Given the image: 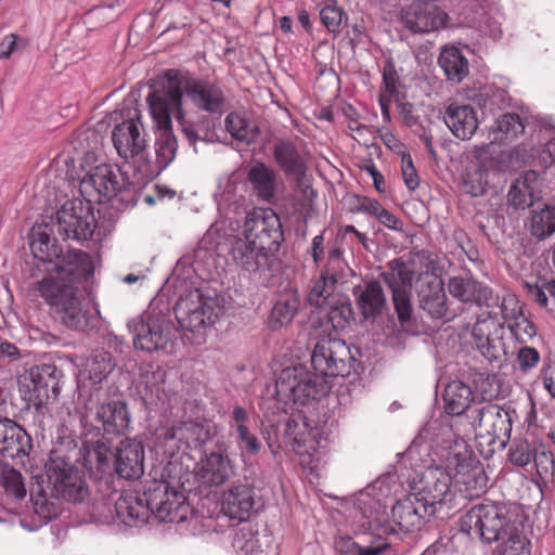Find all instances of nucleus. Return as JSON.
<instances>
[{
  "label": "nucleus",
  "mask_w": 555,
  "mask_h": 555,
  "mask_svg": "<svg viewBox=\"0 0 555 555\" xmlns=\"http://www.w3.org/2000/svg\"><path fill=\"white\" fill-rule=\"evenodd\" d=\"M30 250L38 260L52 264L47 270L48 274L36 284L40 297L67 327L78 330L86 326L85 299L74 284L92 273L88 254L81 250L63 253L54 238L40 230L31 234Z\"/></svg>",
  "instance_id": "1"
},
{
  "label": "nucleus",
  "mask_w": 555,
  "mask_h": 555,
  "mask_svg": "<svg viewBox=\"0 0 555 555\" xmlns=\"http://www.w3.org/2000/svg\"><path fill=\"white\" fill-rule=\"evenodd\" d=\"M151 116L157 130L156 157L160 167L166 168L176 157L178 141L172 133L175 116L179 121L184 118L182 93L177 88H167L163 94L147 96Z\"/></svg>",
  "instance_id": "2"
},
{
  "label": "nucleus",
  "mask_w": 555,
  "mask_h": 555,
  "mask_svg": "<svg viewBox=\"0 0 555 555\" xmlns=\"http://www.w3.org/2000/svg\"><path fill=\"white\" fill-rule=\"evenodd\" d=\"M444 465L452 473L454 490L465 499L486 492L488 477L483 467L464 440H455L443 455Z\"/></svg>",
  "instance_id": "3"
},
{
  "label": "nucleus",
  "mask_w": 555,
  "mask_h": 555,
  "mask_svg": "<svg viewBox=\"0 0 555 555\" xmlns=\"http://www.w3.org/2000/svg\"><path fill=\"white\" fill-rule=\"evenodd\" d=\"M512 526L503 508L494 504L475 505L459 520L461 532L487 544L503 539Z\"/></svg>",
  "instance_id": "4"
},
{
  "label": "nucleus",
  "mask_w": 555,
  "mask_h": 555,
  "mask_svg": "<svg viewBox=\"0 0 555 555\" xmlns=\"http://www.w3.org/2000/svg\"><path fill=\"white\" fill-rule=\"evenodd\" d=\"M144 495L149 498V504L159 520L168 522H182L191 513V506L180 485H172L164 478L152 479L146 482Z\"/></svg>",
  "instance_id": "5"
},
{
  "label": "nucleus",
  "mask_w": 555,
  "mask_h": 555,
  "mask_svg": "<svg viewBox=\"0 0 555 555\" xmlns=\"http://www.w3.org/2000/svg\"><path fill=\"white\" fill-rule=\"evenodd\" d=\"M222 310L217 298L206 297L197 289L181 297L175 307L181 328L198 336L218 320Z\"/></svg>",
  "instance_id": "6"
},
{
  "label": "nucleus",
  "mask_w": 555,
  "mask_h": 555,
  "mask_svg": "<svg viewBox=\"0 0 555 555\" xmlns=\"http://www.w3.org/2000/svg\"><path fill=\"white\" fill-rule=\"evenodd\" d=\"M285 435L292 449L299 457V464L310 473L318 470L320 465V430L312 425L304 411L293 414L286 423Z\"/></svg>",
  "instance_id": "7"
},
{
  "label": "nucleus",
  "mask_w": 555,
  "mask_h": 555,
  "mask_svg": "<svg viewBox=\"0 0 555 555\" xmlns=\"http://www.w3.org/2000/svg\"><path fill=\"white\" fill-rule=\"evenodd\" d=\"M56 227L65 240H89L96 228L91 204L80 199L66 202L56 214Z\"/></svg>",
  "instance_id": "8"
},
{
  "label": "nucleus",
  "mask_w": 555,
  "mask_h": 555,
  "mask_svg": "<svg viewBox=\"0 0 555 555\" xmlns=\"http://www.w3.org/2000/svg\"><path fill=\"white\" fill-rule=\"evenodd\" d=\"M477 439L485 440L489 447H504L511 438L512 420L507 411L494 403H486L473 418Z\"/></svg>",
  "instance_id": "9"
},
{
  "label": "nucleus",
  "mask_w": 555,
  "mask_h": 555,
  "mask_svg": "<svg viewBox=\"0 0 555 555\" xmlns=\"http://www.w3.org/2000/svg\"><path fill=\"white\" fill-rule=\"evenodd\" d=\"M238 238L274 250L283 238L280 218L272 209L255 208L246 215Z\"/></svg>",
  "instance_id": "10"
},
{
  "label": "nucleus",
  "mask_w": 555,
  "mask_h": 555,
  "mask_svg": "<svg viewBox=\"0 0 555 555\" xmlns=\"http://www.w3.org/2000/svg\"><path fill=\"white\" fill-rule=\"evenodd\" d=\"M262 507L260 496L249 483H233L223 491L221 496V511L231 519L248 520Z\"/></svg>",
  "instance_id": "11"
},
{
  "label": "nucleus",
  "mask_w": 555,
  "mask_h": 555,
  "mask_svg": "<svg viewBox=\"0 0 555 555\" xmlns=\"http://www.w3.org/2000/svg\"><path fill=\"white\" fill-rule=\"evenodd\" d=\"M348 358H350V351L343 340L324 338L315 345L311 363L322 376H343L347 370Z\"/></svg>",
  "instance_id": "12"
},
{
  "label": "nucleus",
  "mask_w": 555,
  "mask_h": 555,
  "mask_svg": "<svg viewBox=\"0 0 555 555\" xmlns=\"http://www.w3.org/2000/svg\"><path fill=\"white\" fill-rule=\"evenodd\" d=\"M330 390L331 384H266L263 396L273 398L276 404L308 406Z\"/></svg>",
  "instance_id": "13"
},
{
  "label": "nucleus",
  "mask_w": 555,
  "mask_h": 555,
  "mask_svg": "<svg viewBox=\"0 0 555 555\" xmlns=\"http://www.w3.org/2000/svg\"><path fill=\"white\" fill-rule=\"evenodd\" d=\"M502 324L494 315L480 318L474 325L473 339L476 348L490 362L505 356V347L502 341Z\"/></svg>",
  "instance_id": "14"
},
{
  "label": "nucleus",
  "mask_w": 555,
  "mask_h": 555,
  "mask_svg": "<svg viewBox=\"0 0 555 555\" xmlns=\"http://www.w3.org/2000/svg\"><path fill=\"white\" fill-rule=\"evenodd\" d=\"M422 488L415 492L435 513L436 505L444 503L452 496L454 488L452 473L444 467H428L423 474Z\"/></svg>",
  "instance_id": "15"
},
{
  "label": "nucleus",
  "mask_w": 555,
  "mask_h": 555,
  "mask_svg": "<svg viewBox=\"0 0 555 555\" xmlns=\"http://www.w3.org/2000/svg\"><path fill=\"white\" fill-rule=\"evenodd\" d=\"M401 20L414 33H429L443 28L448 14L437 5L416 2L402 10Z\"/></svg>",
  "instance_id": "16"
},
{
  "label": "nucleus",
  "mask_w": 555,
  "mask_h": 555,
  "mask_svg": "<svg viewBox=\"0 0 555 555\" xmlns=\"http://www.w3.org/2000/svg\"><path fill=\"white\" fill-rule=\"evenodd\" d=\"M49 480L55 494L67 501H82L88 494L81 473L69 464H53L49 468Z\"/></svg>",
  "instance_id": "17"
},
{
  "label": "nucleus",
  "mask_w": 555,
  "mask_h": 555,
  "mask_svg": "<svg viewBox=\"0 0 555 555\" xmlns=\"http://www.w3.org/2000/svg\"><path fill=\"white\" fill-rule=\"evenodd\" d=\"M118 189L117 175L113 167L101 164L90 170L80 182V192L87 202H101L116 194Z\"/></svg>",
  "instance_id": "18"
},
{
  "label": "nucleus",
  "mask_w": 555,
  "mask_h": 555,
  "mask_svg": "<svg viewBox=\"0 0 555 555\" xmlns=\"http://www.w3.org/2000/svg\"><path fill=\"white\" fill-rule=\"evenodd\" d=\"M170 88H176L171 86ZM192 104L204 112L220 114L225 109V96L220 87L202 80H188L183 90L177 87Z\"/></svg>",
  "instance_id": "19"
},
{
  "label": "nucleus",
  "mask_w": 555,
  "mask_h": 555,
  "mask_svg": "<svg viewBox=\"0 0 555 555\" xmlns=\"http://www.w3.org/2000/svg\"><path fill=\"white\" fill-rule=\"evenodd\" d=\"M113 143L117 153L125 159L142 157L145 150V139L139 128L137 113L118 124L113 130Z\"/></svg>",
  "instance_id": "20"
},
{
  "label": "nucleus",
  "mask_w": 555,
  "mask_h": 555,
  "mask_svg": "<svg viewBox=\"0 0 555 555\" xmlns=\"http://www.w3.org/2000/svg\"><path fill=\"white\" fill-rule=\"evenodd\" d=\"M434 512L416 493H410L399 500L391 509L392 522L399 531L413 532L420 529L425 516Z\"/></svg>",
  "instance_id": "21"
},
{
  "label": "nucleus",
  "mask_w": 555,
  "mask_h": 555,
  "mask_svg": "<svg viewBox=\"0 0 555 555\" xmlns=\"http://www.w3.org/2000/svg\"><path fill=\"white\" fill-rule=\"evenodd\" d=\"M417 285L420 306L433 318H442L447 313V296L442 280L429 272H424L418 276Z\"/></svg>",
  "instance_id": "22"
},
{
  "label": "nucleus",
  "mask_w": 555,
  "mask_h": 555,
  "mask_svg": "<svg viewBox=\"0 0 555 555\" xmlns=\"http://www.w3.org/2000/svg\"><path fill=\"white\" fill-rule=\"evenodd\" d=\"M210 437L202 424L195 422H184L169 428L163 436V442L173 453V450L196 449L204 444Z\"/></svg>",
  "instance_id": "23"
},
{
  "label": "nucleus",
  "mask_w": 555,
  "mask_h": 555,
  "mask_svg": "<svg viewBox=\"0 0 555 555\" xmlns=\"http://www.w3.org/2000/svg\"><path fill=\"white\" fill-rule=\"evenodd\" d=\"M144 448L140 441L126 439L115 454L116 473L125 479H138L144 473Z\"/></svg>",
  "instance_id": "24"
},
{
  "label": "nucleus",
  "mask_w": 555,
  "mask_h": 555,
  "mask_svg": "<svg viewBox=\"0 0 555 555\" xmlns=\"http://www.w3.org/2000/svg\"><path fill=\"white\" fill-rule=\"evenodd\" d=\"M447 127L452 134L461 140H468L478 129L477 111L470 104L451 103L443 116Z\"/></svg>",
  "instance_id": "25"
},
{
  "label": "nucleus",
  "mask_w": 555,
  "mask_h": 555,
  "mask_svg": "<svg viewBox=\"0 0 555 555\" xmlns=\"http://www.w3.org/2000/svg\"><path fill=\"white\" fill-rule=\"evenodd\" d=\"M272 249L251 241L236 238L232 245V259L241 269L255 273L268 266L269 251Z\"/></svg>",
  "instance_id": "26"
},
{
  "label": "nucleus",
  "mask_w": 555,
  "mask_h": 555,
  "mask_svg": "<svg viewBox=\"0 0 555 555\" xmlns=\"http://www.w3.org/2000/svg\"><path fill=\"white\" fill-rule=\"evenodd\" d=\"M31 448L30 438L14 421L0 418V454L15 459Z\"/></svg>",
  "instance_id": "27"
},
{
  "label": "nucleus",
  "mask_w": 555,
  "mask_h": 555,
  "mask_svg": "<svg viewBox=\"0 0 555 555\" xmlns=\"http://www.w3.org/2000/svg\"><path fill=\"white\" fill-rule=\"evenodd\" d=\"M115 509L120 520L128 526L145 524L152 514L147 495H139L135 492L121 495L115 504Z\"/></svg>",
  "instance_id": "28"
},
{
  "label": "nucleus",
  "mask_w": 555,
  "mask_h": 555,
  "mask_svg": "<svg viewBox=\"0 0 555 555\" xmlns=\"http://www.w3.org/2000/svg\"><path fill=\"white\" fill-rule=\"evenodd\" d=\"M247 181L260 201L267 203L273 201L279 186V175L273 168L257 162L249 167Z\"/></svg>",
  "instance_id": "29"
},
{
  "label": "nucleus",
  "mask_w": 555,
  "mask_h": 555,
  "mask_svg": "<svg viewBox=\"0 0 555 555\" xmlns=\"http://www.w3.org/2000/svg\"><path fill=\"white\" fill-rule=\"evenodd\" d=\"M128 372L115 370L112 357L108 352H100L86 360L79 370V382H103L107 378L128 379Z\"/></svg>",
  "instance_id": "30"
},
{
  "label": "nucleus",
  "mask_w": 555,
  "mask_h": 555,
  "mask_svg": "<svg viewBox=\"0 0 555 555\" xmlns=\"http://www.w3.org/2000/svg\"><path fill=\"white\" fill-rule=\"evenodd\" d=\"M166 327L167 324L162 319L149 317L142 320L135 327V336L133 338L135 348L153 351L163 347L167 341Z\"/></svg>",
  "instance_id": "31"
},
{
  "label": "nucleus",
  "mask_w": 555,
  "mask_h": 555,
  "mask_svg": "<svg viewBox=\"0 0 555 555\" xmlns=\"http://www.w3.org/2000/svg\"><path fill=\"white\" fill-rule=\"evenodd\" d=\"M103 430L108 435H124L130 427V414L125 402L116 401L102 404L96 412Z\"/></svg>",
  "instance_id": "32"
},
{
  "label": "nucleus",
  "mask_w": 555,
  "mask_h": 555,
  "mask_svg": "<svg viewBox=\"0 0 555 555\" xmlns=\"http://www.w3.org/2000/svg\"><path fill=\"white\" fill-rule=\"evenodd\" d=\"M201 477L208 483L219 486L233 474L232 461L227 451H212L202 459Z\"/></svg>",
  "instance_id": "33"
},
{
  "label": "nucleus",
  "mask_w": 555,
  "mask_h": 555,
  "mask_svg": "<svg viewBox=\"0 0 555 555\" xmlns=\"http://www.w3.org/2000/svg\"><path fill=\"white\" fill-rule=\"evenodd\" d=\"M539 186V173L533 170L525 172L511 185L507 194L508 204L516 209H525L531 206Z\"/></svg>",
  "instance_id": "34"
},
{
  "label": "nucleus",
  "mask_w": 555,
  "mask_h": 555,
  "mask_svg": "<svg viewBox=\"0 0 555 555\" xmlns=\"http://www.w3.org/2000/svg\"><path fill=\"white\" fill-rule=\"evenodd\" d=\"M451 296L463 302L489 306L491 289L472 279L451 278L448 283Z\"/></svg>",
  "instance_id": "35"
},
{
  "label": "nucleus",
  "mask_w": 555,
  "mask_h": 555,
  "mask_svg": "<svg viewBox=\"0 0 555 555\" xmlns=\"http://www.w3.org/2000/svg\"><path fill=\"white\" fill-rule=\"evenodd\" d=\"M339 295L336 273L331 272L330 269H324L320 276L313 282L308 295V300L310 305L323 310Z\"/></svg>",
  "instance_id": "36"
},
{
  "label": "nucleus",
  "mask_w": 555,
  "mask_h": 555,
  "mask_svg": "<svg viewBox=\"0 0 555 555\" xmlns=\"http://www.w3.org/2000/svg\"><path fill=\"white\" fill-rule=\"evenodd\" d=\"M444 410L451 415H461L470 402L477 399L469 384H443Z\"/></svg>",
  "instance_id": "37"
},
{
  "label": "nucleus",
  "mask_w": 555,
  "mask_h": 555,
  "mask_svg": "<svg viewBox=\"0 0 555 555\" xmlns=\"http://www.w3.org/2000/svg\"><path fill=\"white\" fill-rule=\"evenodd\" d=\"M525 130V126L517 114H504L489 129L490 144H505L516 139Z\"/></svg>",
  "instance_id": "38"
},
{
  "label": "nucleus",
  "mask_w": 555,
  "mask_h": 555,
  "mask_svg": "<svg viewBox=\"0 0 555 555\" xmlns=\"http://www.w3.org/2000/svg\"><path fill=\"white\" fill-rule=\"evenodd\" d=\"M438 62L447 79L452 82H461L469 73L467 59L455 47L443 48Z\"/></svg>",
  "instance_id": "39"
},
{
  "label": "nucleus",
  "mask_w": 555,
  "mask_h": 555,
  "mask_svg": "<svg viewBox=\"0 0 555 555\" xmlns=\"http://www.w3.org/2000/svg\"><path fill=\"white\" fill-rule=\"evenodd\" d=\"M385 296L380 284L376 281L366 283L360 291L357 305L365 319L378 315L385 306Z\"/></svg>",
  "instance_id": "40"
},
{
  "label": "nucleus",
  "mask_w": 555,
  "mask_h": 555,
  "mask_svg": "<svg viewBox=\"0 0 555 555\" xmlns=\"http://www.w3.org/2000/svg\"><path fill=\"white\" fill-rule=\"evenodd\" d=\"M527 227L537 240L543 241L551 237L555 233V207L546 205L540 209H533Z\"/></svg>",
  "instance_id": "41"
},
{
  "label": "nucleus",
  "mask_w": 555,
  "mask_h": 555,
  "mask_svg": "<svg viewBox=\"0 0 555 555\" xmlns=\"http://www.w3.org/2000/svg\"><path fill=\"white\" fill-rule=\"evenodd\" d=\"M414 263L404 262L402 259H395L389 263V271L384 273V281L390 288L409 289L414 279L420 276ZM420 284V282L417 281Z\"/></svg>",
  "instance_id": "42"
},
{
  "label": "nucleus",
  "mask_w": 555,
  "mask_h": 555,
  "mask_svg": "<svg viewBox=\"0 0 555 555\" xmlns=\"http://www.w3.org/2000/svg\"><path fill=\"white\" fill-rule=\"evenodd\" d=\"M273 157L280 168L286 173L301 175L305 170V160L289 141L275 144Z\"/></svg>",
  "instance_id": "43"
},
{
  "label": "nucleus",
  "mask_w": 555,
  "mask_h": 555,
  "mask_svg": "<svg viewBox=\"0 0 555 555\" xmlns=\"http://www.w3.org/2000/svg\"><path fill=\"white\" fill-rule=\"evenodd\" d=\"M336 548L344 555H380L388 548L389 543L382 537H376L369 545H360L350 537H340L335 542Z\"/></svg>",
  "instance_id": "44"
},
{
  "label": "nucleus",
  "mask_w": 555,
  "mask_h": 555,
  "mask_svg": "<svg viewBox=\"0 0 555 555\" xmlns=\"http://www.w3.org/2000/svg\"><path fill=\"white\" fill-rule=\"evenodd\" d=\"M229 133L241 142H254L258 135L256 125L244 113H231L225 118Z\"/></svg>",
  "instance_id": "45"
},
{
  "label": "nucleus",
  "mask_w": 555,
  "mask_h": 555,
  "mask_svg": "<svg viewBox=\"0 0 555 555\" xmlns=\"http://www.w3.org/2000/svg\"><path fill=\"white\" fill-rule=\"evenodd\" d=\"M501 555H530L531 542L513 525L501 539Z\"/></svg>",
  "instance_id": "46"
},
{
  "label": "nucleus",
  "mask_w": 555,
  "mask_h": 555,
  "mask_svg": "<svg viewBox=\"0 0 555 555\" xmlns=\"http://www.w3.org/2000/svg\"><path fill=\"white\" fill-rule=\"evenodd\" d=\"M298 309V301L294 296L281 297L272 308L269 324L276 330L288 324Z\"/></svg>",
  "instance_id": "47"
},
{
  "label": "nucleus",
  "mask_w": 555,
  "mask_h": 555,
  "mask_svg": "<svg viewBox=\"0 0 555 555\" xmlns=\"http://www.w3.org/2000/svg\"><path fill=\"white\" fill-rule=\"evenodd\" d=\"M0 486L7 495L16 500H22L26 496V488L21 472L9 465L0 467Z\"/></svg>",
  "instance_id": "48"
},
{
  "label": "nucleus",
  "mask_w": 555,
  "mask_h": 555,
  "mask_svg": "<svg viewBox=\"0 0 555 555\" xmlns=\"http://www.w3.org/2000/svg\"><path fill=\"white\" fill-rule=\"evenodd\" d=\"M323 311H325L328 320L335 328H344L353 315L351 304L343 294L326 306Z\"/></svg>",
  "instance_id": "49"
},
{
  "label": "nucleus",
  "mask_w": 555,
  "mask_h": 555,
  "mask_svg": "<svg viewBox=\"0 0 555 555\" xmlns=\"http://www.w3.org/2000/svg\"><path fill=\"white\" fill-rule=\"evenodd\" d=\"M236 431V441L242 452L257 454L261 449V442L257 436L249 431L247 426H241Z\"/></svg>",
  "instance_id": "50"
},
{
  "label": "nucleus",
  "mask_w": 555,
  "mask_h": 555,
  "mask_svg": "<svg viewBox=\"0 0 555 555\" xmlns=\"http://www.w3.org/2000/svg\"><path fill=\"white\" fill-rule=\"evenodd\" d=\"M320 16L328 31L334 34L339 31L344 17V11L340 8L333 4H326L321 10Z\"/></svg>",
  "instance_id": "51"
},
{
  "label": "nucleus",
  "mask_w": 555,
  "mask_h": 555,
  "mask_svg": "<svg viewBox=\"0 0 555 555\" xmlns=\"http://www.w3.org/2000/svg\"><path fill=\"white\" fill-rule=\"evenodd\" d=\"M501 311L507 325L524 314L520 301L514 294H507L503 297Z\"/></svg>",
  "instance_id": "52"
},
{
  "label": "nucleus",
  "mask_w": 555,
  "mask_h": 555,
  "mask_svg": "<svg viewBox=\"0 0 555 555\" xmlns=\"http://www.w3.org/2000/svg\"><path fill=\"white\" fill-rule=\"evenodd\" d=\"M518 341H527L535 335L534 325L522 314L507 325Z\"/></svg>",
  "instance_id": "53"
},
{
  "label": "nucleus",
  "mask_w": 555,
  "mask_h": 555,
  "mask_svg": "<svg viewBox=\"0 0 555 555\" xmlns=\"http://www.w3.org/2000/svg\"><path fill=\"white\" fill-rule=\"evenodd\" d=\"M392 300L401 321H406L411 317V304L408 289L391 288Z\"/></svg>",
  "instance_id": "54"
},
{
  "label": "nucleus",
  "mask_w": 555,
  "mask_h": 555,
  "mask_svg": "<svg viewBox=\"0 0 555 555\" xmlns=\"http://www.w3.org/2000/svg\"><path fill=\"white\" fill-rule=\"evenodd\" d=\"M310 382L309 372L301 364L288 365L281 370L275 382Z\"/></svg>",
  "instance_id": "55"
},
{
  "label": "nucleus",
  "mask_w": 555,
  "mask_h": 555,
  "mask_svg": "<svg viewBox=\"0 0 555 555\" xmlns=\"http://www.w3.org/2000/svg\"><path fill=\"white\" fill-rule=\"evenodd\" d=\"M509 461L517 466H526L532 460L530 446L527 442L516 443L508 451Z\"/></svg>",
  "instance_id": "56"
},
{
  "label": "nucleus",
  "mask_w": 555,
  "mask_h": 555,
  "mask_svg": "<svg viewBox=\"0 0 555 555\" xmlns=\"http://www.w3.org/2000/svg\"><path fill=\"white\" fill-rule=\"evenodd\" d=\"M31 382H48L49 379H60L61 371L50 363L36 365L30 370Z\"/></svg>",
  "instance_id": "57"
},
{
  "label": "nucleus",
  "mask_w": 555,
  "mask_h": 555,
  "mask_svg": "<svg viewBox=\"0 0 555 555\" xmlns=\"http://www.w3.org/2000/svg\"><path fill=\"white\" fill-rule=\"evenodd\" d=\"M402 178L406 185V188L411 191H414L420 185V179L415 167L413 165L412 158L409 154L402 155Z\"/></svg>",
  "instance_id": "58"
},
{
  "label": "nucleus",
  "mask_w": 555,
  "mask_h": 555,
  "mask_svg": "<svg viewBox=\"0 0 555 555\" xmlns=\"http://www.w3.org/2000/svg\"><path fill=\"white\" fill-rule=\"evenodd\" d=\"M517 360L522 371H528L535 366L540 360L537 349L531 347H522L518 350Z\"/></svg>",
  "instance_id": "59"
},
{
  "label": "nucleus",
  "mask_w": 555,
  "mask_h": 555,
  "mask_svg": "<svg viewBox=\"0 0 555 555\" xmlns=\"http://www.w3.org/2000/svg\"><path fill=\"white\" fill-rule=\"evenodd\" d=\"M249 422V415L245 408L241 405H234L231 413V421L229 422L230 427L237 430L241 426H247Z\"/></svg>",
  "instance_id": "60"
},
{
  "label": "nucleus",
  "mask_w": 555,
  "mask_h": 555,
  "mask_svg": "<svg viewBox=\"0 0 555 555\" xmlns=\"http://www.w3.org/2000/svg\"><path fill=\"white\" fill-rule=\"evenodd\" d=\"M524 287L527 292V295L537 304L542 307H545L547 304V296L543 288H541L538 284L526 282Z\"/></svg>",
  "instance_id": "61"
},
{
  "label": "nucleus",
  "mask_w": 555,
  "mask_h": 555,
  "mask_svg": "<svg viewBox=\"0 0 555 555\" xmlns=\"http://www.w3.org/2000/svg\"><path fill=\"white\" fill-rule=\"evenodd\" d=\"M533 460L538 469H542L544 473L554 468L555 462L551 452L541 451L535 453Z\"/></svg>",
  "instance_id": "62"
},
{
  "label": "nucleus",
  "mask_w": 555,
  "mask_h": 555,
  "mask_svg": "<svg viewBox=\"0 0 555 555\" xmlns=\"http://www.w3.org/2000/svg\"><path fill=\"white\" fill-rule=\"evenodd\" d=\"M17 37L15 35L7 36L0 43V59H8L16 48Z\"/></svg>",
  "instance_id": "63"
},
{
  "label": "nucleus",
  "mask_w": 555,
  "mask_h": 555,
  "mask_svg": "<svg viewBox=\"0 0 555 555\" xmlns=\"http://www.w3.org/2000/svg\"><path fill=\"white\" fill-rule=\"evenodd\" d=\"M376 217L387 228L392 230L399 229L400 221L398 220V218L384 207L382 208V210H379Z\"/></svg>",
  "instance_id": "64"
}]
</instances>
